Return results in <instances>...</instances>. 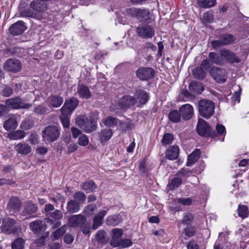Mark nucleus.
<instances>
[{
    "label": "nucleus",
    "mask_w": 249,
    "mask_h": 249,
    "mask_svg": "<svg viewBox=\"0 0 249 249\" xmlns=\"http://www.w3.org/2000/svg\"><path fill=\"white\" fill-rule=\"evenodd\" d=\"M137 32L140 36L144 38H151L155 35L154 30L149 25L138 27Z\"/></svg>",
    "instance_id": "ddd939ff"
},
{
    "label": "nucleus",
    "mask_w": 249,
    "mask_h": 249,
    "mask_svg": "<svg viewBox=\"0 0 249 249\" xmlns=\"http://www.w3.org/2000/svg\"><path fill=\"white\" fill-rule=\"evenodd\" d=\"M196 131L197 133L204 137L210 136L215 137V132L211 131V128L207 124V123L202 119H198Z\"/></svg>",
    "instance_id": "39448f33"
},
{
    "label": "nucleus",
    "mask_w": 249,
    "mask_h": 249,
    "mask_svg": "<svg viewBox=\"0 0 249 249\" xmlns=\"http://www.w3.org/2000/svg\"><path fill=\"white\" fill-rule=\"evenodd\" d=\"M6 105L7 107L11 108H28L31 105L25 103L19 97H16L8 99L6 101Z\"/></svg>",
    "instance_id": "1a4fd4ad"
},
{
    "label": "nucleus",
    "mask_w": 249,
    "mask_h": 249,
    "mask_svg": "<svg viewBox=\"0 0 249 249\" xmlns=\"http://www.w3.org/2000/svg\"><path fill=\"white\" fill-rule=\"evenodd\" d=\"M123 231L121 229L114 228L111 231V240L110 244L113 245L114 242H117L123 235Z\"/></svg>",
    "instance_id": "72a5a7b5"
},
{
    "label": "nucleus",
    "mask_w": 249,
    "mask_h": 249,
    "mask_svg": "<svg viewBox=\"0 0 249 249\" xmlns=\"http://www.w3.org/2000/svg\"><path fill=\"white\" fill-rule=\"evenodd\" d=\"M25 241L21 238H18L14 241L11 245L12 249H23Z\"/></svg>",
    "instance_id": "37998d69"
},
{
    "label": "nucleus",
    "mask_w": 249,
    "mask_h": 249,
    "mask_svg": "<svg viewBox=\"0 0 249 249\" xmlns=\"http://www.w3.org/2000/svg\"><path fill=\"white\" fill-rule=\"evenodd\" d=\"M34 124L32 120L25 119L21 124L20 127L25 130H28L33 127Z\"/></svg>",
    "instance_id": "09e8293b"
},
{
    "label": "nucleus",
    "mask_w": 249,
    "mask_h": 249,
    "mask_svg": "<svg viewBox=\"0 0 249 249\" xmlns=\"http://www.w3.org/2000/svg\"><path fill=\"white\" fill-rule=\"evenodd\" d=\"M13 93V90L12 89L7 86V85H4L2 89V94L5 96V97H9L12 95Z\"/></svg>",
    "instance_id": "e2e57ef3"
},
{
    "label": "nucleus",
    "mask_w": 249,
    "mask_h": 249,
    "mask_svg": "<svg viewBox=\"0 0 249 249\" xmlns=\"http://www.w3.org/2000/svg\"><path fill=\"white\" fill-rule=\"evenodd\" d=\"M137 18L141 22L149 23L150 20V14L148 10L139 9L137 15Z\"/></svg>",
    "instance_id": "a878e982"
},
{
    "label": "nucleus",
    "mask_w": 249,
    "mask_h": 249,
    "mask_svg": "<svg viewBox=\"0 0 249 249\" xmlns=\"http://www.w3.org/2000/svg\"><path fill=\"white\" fill-rule=\"evenodd\" d=\"M216 0H197V5L204 8H209L215 4Z\"/></svg>",
    "instance_id": "58836bf2"
},
{
    "label": "nucleus",
    "mask_w": 249,
    "mask_h": 249,
    "mask_svg": "<svg viewBox=\"0 0 249 249\" xmlns=\"http://www.w3.org/2000/svg\"><path fill=\"white\" fill-rule=\"evenodd\" d=\"M112 136V130L109 128H106L101 130L99 134L101 142H104L109 140Z\"/></svg>",
    "instance_id": "c756f323"
},
{
    "label": "nucleus",
    "mask_w": 249,
    "mask_h": 249,
    "mask_svg": "<svg viewBox=\"0 0 249 249\" xmlns=\"http://www.w3.org/2000/svg\"><path fill=\"white\" fill-rule=\"evenodd\" d=\"M89 142V139L86 135L82 134L80 136L78 141V143L79 145L86 146L88 144Z\"/></svg>",
    "instance_id": "052dcab7"
},
{
    "label": "nucleus",
    "mask_w": 249,
    "mask_h": 249,
    "mask_svg": "<svg viewBox=\"0 0 249 249\" xmlns=\"http://www.w3.org/2000/svg\"><path fill=\"white\" fill-rule=\"evenodd\" d=\"M107 213V211L102 210L99 212L94 217L93 220V224L92 229L93 230L97 229L102 224V220Z\"/></svg>",
    "instance_id": "393cba45"
},
{
    "label": "nucleus",
    "mask_w": 249,
    "mask_h": 249,
    "mask_svg": "<svg viewBox=\"0 0 249 249\" xmlns=\"http://www.w3.org/2000/svg\"><path fill=\"white\" fill-rule=\"evenodd\" d=\"M20 201L16 197H12L7 204L8 209L12 214L18 212L20 209Z\"/></svg>",
    "instance_id": "aec40b11"
},
{
    "label": "nucleus",
    "mask_w": 249,
    "mask_h": 249,
    "mask_svg": "<svg viewBox=\"0 0 249 249\" xmlns=\"http://www.w3.org/2000/svg\"><path fill=\"white\" fill-rule=\"evenodd\" d=\"M97 120L96 118L92 116L81 115L76 118V123L84 131L89 133L96 129Z\"/></svg>",
    "instance_id": "f257e3e1"
},
{
    "label": "nucleus",
    "mask_w": 249,
    "mask_h": 249,
    "mask_svg": "<svg viewBox=\"0 0 249 249\" xmlns=\"http://www.w3.org/2000/svg\"><path fill=\"white\" fill-rule=\"evenodd\" d=\"M194 76L199 79H202L205 77V73L203 69H196L193 71Z\"/></svg>",
    "instance_id": "603ef678"
},
{
    "label": "nucleus",
    "mask_w": 249,
    "mask_h": 249,
    "mask_svg": "<svg viewBox=\"0 0 249 249\" xmlns=\"http://www.w3.org/2000/svg\"><path fill=\"white\" fill-rule=\"evenodd\" d=\"M216 130L217 134L215 133V136L218 135H225L226 133L225 126L221 124H217L216 125Z\"/></svg>",
    "instance_id": "bf43d9fd"
},
{
    "label": "nucleus",
    "mask_w": 249,
    "mask_h": 249,
    "mask_svg": "<svg viewBox=\"0 0 249 249\" xmlns=\"http://www.w3.org/2000/svg\"><path fill=\"white\" fill-rule=\"evenodd\" d=\"M179 152V147L177 145L171 146L166 151V157L171 160H175L178 157Z\"/></svg>",
    "instance_id": "5701e85b"
},
{
    "label": "nucleus",
    "mask_w": 249,
    "mask_h": 249,
    "mask_svg": "<svg viewBox=\"0 0 249 249\" xmlns=\"http://www.w3.org/2000/svg\"><path fill=\"white\" fill-rule=\"evenodd\" d=\"M193 199L191 198H179L178 199V201L179 203H181L184 206H189L192 204Z\"/></svg>",
    "instance_id": "0e129e2a"
},
{
    "label": "nucleus",
    "mask_w": 249,
    "mask_h": 249,
    "mask_svg": "<svg viewBox=\"0 0 249 249\" xmlns=\"http://www.w3.org/2000/svg\"><path fill=\"white\" fill-rule=\"evenodd\" d=\"M201 152L199 149H196L188 157V161L186 163L187 166H191L194 164L199 158Z\"/></svg>",
    "instance_id": "c85d7f7f"
},
{
    "label": "nucleus",
    "mask_w": 249,
    "mask_h": 249,
    "mask_svg": "<svg viewBox=\"0 0 249 249\" xmlns=\"http://www.w3.org/2000/svg\"><path fill=\"white\" fill-rule=\"evenodd\" d=\"M135 96L137 100L136 104L139 106L140 105L145 104L149 99L148 94L144 90L138 89L136 91Z\"/></svg>",
    "instance_id": "a211bd4d"
},
{
    "label": "nucleus",
    "mask_w": 249,
    "mask_h": 249,
    "mask_svg": "<svg viewBox=\"0 0 249 249\" xmlns=\"http://www.w3.org/2000/svg\"><path fill=\"white\" fill-rule=\"evenodd\" d=\"M209 59L210 61L213 63H214L217 65H223L224 64V60L221 56L218 55L216 53L211 52L209 54Z\"/></svg>",
    "instance_id": "473e14b6"
},
{
    "label": "nucleus",
    "mask_w": 249,
    "mask_h": 249,
    "mask_svg": "<svg viewBox=\"0 0 249 249\" xmlns=\"http://www.w3.org/2000/svg\"><path fill=\"white\" fill-rule=\"evenodd\" d=\"M198 110L201 116L209 119L214 113V105L210 100H202L198 103Z\"/></svg>",
    "instance_id": "f03ea898"
},
{
    "label": "nucleus",
    "mask_w": 249,
    "mask_h": 249,
    "mask_svg": "<svg viewBox=\"0 0 249 249\" xmlns=\"http://www.w3.org/2000/svg\"><path fill=\"white\" fill-rule=\"evenodd\" d=\"M189 89L194 93H200L204 90L202 84L198 82L192 81L189 86Z\"/></svg>",
    "instance_id": "7c9ffc66"
},
{
    "label": "nucleus",
    "mask_w": 249,
    "mask_h": 249,
    "mask_svg": "<svg viewBox=\"0 0 249 249\" xmlns=\"http://www.w3.org/2000/svg\"><path fill=\"white\" fill-rule=\"evenodd\" d=\"M118 123L117 120L111 116L107 117L104 121V124L106 126L112 127L116 125Z\"/></svg>",
    "instance_id": "de8ad7c7"
},
{
    "label": "nucleus",
    "mask_w": 249,
    "mask_h": 249,
    "mask_svg": "<svg viewBox=\"0 0 249 249\" xmlns=\"http://www.w3.org/2000/svg\"><path fill=\"white\" fill-rule=\"evenodd\" d=\"M2 232L4 233L16 234L18 233V227L16 221L11 218H6L3 220L0 226Z\"/></svg>",
    "instance_id": "20e7f679"
},
{
    "label": "nucleus",
    "mask_w": 249,
    "mask_h": 249,
    "mask_svg": "<svg viewBox=\"0 0 249 249\" xmlns=\"http://www.w3.org/2000/svg\"><path fill=\"white\" fill-rule=\"evenodd\" d=\"M181 116L180 112L176 110L171 111L168 115L169 119L173 123L179 122Z\"/></svg>",
    "instance_id": "c03bdc74"
},
{
    "label": "nucleus",
    "mask_w": 249,
    "mask_h": 249,
    "mask_svg": "<svg viewBox=\"0 0 249 249\" xmlns=\"http://www.w3.org/2000/svg\"><path fill=\"white\" fill-rule=\"evenodd\" d=\"M4 68L7 71L16 72L21 70V64L17 59L10 58L5 63Z\"/></svg>",
    "instance_id": "f8f14e48"
},
{
    "label": "nucleus",
    "mask_w": 249,
    "mask_h": 249,
    "mask_svg": "<svg viewBox=\"0 0 249 249\" xmlns=\"http://www.w3.org/2000/svg\"><path fill=\"white\" fill-rule=\"evenodd\" d=\"M194 218V216L192 214L190 213H186L182 220V223L186 225H189L191 223Z\"/></svg>",
    "instance_id": "6e6d98bb"
},
{
    "label": "nucleus",
    "mask_w": 249,
    "mask_h": 249,
    "mask_svg": "<svg viewBox=\"0 0 249 249\" xmlns=\"http://www.w3.org/2000/svg\"><path fill=\"white\" fill-rule=\"evenodd\" d=\"M79 101L75 98H71L66 100L63 106L61 108V112L64 114H71L78 104Z\"/></svg>",
    "instance_id": "9d476101"
},
{
    "label": "nucleus",
    "mask_w": 249,
    "mask_h": 249,
    "mask_svg": "<svg viewBox=\"0 0 249 249\" xmlns=\"http://www.w3.org/2000/svg\"><path fill=\"white\" fill-rule=\"evenodd\" d=\"M180 114L182 118L185 120L190 119L194 115V108L190 104L182 105L179 109Z\"/></svg>",
    "instance_id": "dca6fc26"
},
{
    "label": "nucleus",
    "mask_w": 249,
    "mask_h": 249,
    "mask_svg": "<svg viewBox=\"0 0 249 249\" xmlns=\"http://www.w3.org/2000/svg\"><path fill=\"white\" fill-rule=\"evenodd\" d=\"M135 98L130 95H125L121 98L118 102V108H124L136 104Z\"/></svg>",
    "instance_id": "f3484780"
},
{
    "label": "nucleus",
    "mask_w": 249,
    "mask_h": 249,
    "mask_svg": "<svg viewBox=\"0 0 249 249\" xmlns=\"http://www.w3.org/2000/svg\"><path fill=\"white\" fill-rule=\"evenodd\" d=\"M63 102V99L61 96L54 95L49 98V103L51 106L53 107H58Z\"/></svg>",
    "instance_id": "c9c22d12"
},
{
    "label": "nucleus",
    "mask_w": 249,
    "mask_h": 249,
    "mask_svg": "<svg viewBox=\"0 0 249 249\" xmlns=\"http://www.w3.org/2000/svg\"><path fill=\"white\" fill-rule=\"evenodd\" d=\"M15 149L18 154L21 155H27L32 151V147L25 142H20L15 145Z\"/></svg>",
    "instance_id": "6ab92c4d"
},
{
    "label": "nucleus",
    "mask_w": 249,
    "mask_h": 249,
    "mask_svg": "<svg viewBox=\"0 0 249 249\" xmlns=\"http://www.w3.org/2000/svg\"><path fill=\"white\" fill-rule=\"evenodd\" d=\"M193 172L189 169L182 168L177 174V175L181 178H186L192 175Z\"/></svg>",
    "instance_id": "8fccbe9b"
},
{
    "label": "nucleus",
    "mask_w": 249,
    "mask_h": 249,
    "mask_svg": "<svg viewBox=\"0 0 249 249\" xmlns=\"http://www.w3.org/2000/svg\"><path fill=\"white\" fill-rule=\"evenodd\" d=\"M29 227L31 231L35 233H38L46 229L45 224L41 220H36L29 224Z\"/></svg>",
    "instance_id": "4be33fe9"
},
{
    "label": "nucleus",
    "mask_w": 249,
    "mask_h": 249,
    "mask_svg": "<svg viewBox=\"0 0 249 249\" xmlns=\"http://www.w3.org/2000/svg\"><path fill=\"white\" fill-rule=\"evenodd\" d=\"M73 198V200L79 202L80 205L81 203H83L85 200L86 196L83 193L78 192L74 195Z\"/></svg>",
    "instance_id": "864d4df0"
},
{
    "label": "nucleus",
    "mask_w": 249,
    "mask_h": 249,
    "mask_svg": "<svg viewBox=\"0 0 249 249\" xmlns=\"http://www.w3.org/2000/svg\"><path fill=\"white\" fill-rule=\"evenodd\" d=\"M186 235L190 237L194 235L195 230L193 227H188L184 230Z\"/></svg>",
    "instance_id": "774afa93"
},
{
    "label": "nucleus",
    "mask_w": 249,
    "mask_h": 249,
    "mask_svg": "<svg viewBox=\"0 0 249 249\" xmlns=\"http://www.w3.org/2000/svg\"><path fill=\"white\" fill-rule=\"evenodd\" d=\"M224 46L228 45L233 43L236 40V37L230 34L223 35L220 37Z\"/></svg>",
    "instance_id": "4c0bfd02"
},
{
    "label": "nucleus",
    "mask_w": 249,
    "mask_h": 249,
    "mask_svg": "<svg viewBox=\"0 0 249 249\" xmlns=\"http://www.w3.org/2000/svg\"><path fill=\"white\" fill-rule=\"evenodd\" d=\"M132 245V241L129 239H119L117 242H114L113 247L127 248Z\"/></svg>",
    "instance_id": "f704fd0d"
},
{
    "label": "nucleus",
    "mask_w": 249,
    "mask_h": 249,
    "mask_svg": "<svg viewBox=\"0 0 249 249\" xmlns=\"http://www.w3.org/2000/svg\"><path fill=\"white\" fill-rule=\"evenodd\" d=\"M8 51L12 55H16L19 57H21L24 56V53L25 50L23 48L19 47H13L8 49Z\"/></svg>",
    "instance_id": "e433bc0d"
},
{
    "label": "nucleus",
    "mask_w": 249,
    "mask_h": 249,
    "mask_svg": "<svg viewBox=\"0 0 249 249\" xmlns=\"http://www.w3.org/2000/svg\"><path fill=\"white\" fill-rule=\"evenodd\" d=\"M66 231V226H63L53 232V240L59 239Z\"/></svg>",
    "instance_id": "a18cd8bd"
},
{
    "label": "nucleus",
    "mask_w": 249,
    "mask_h": 249,
    "mask_svg": "<svg viewBox=\"0 0 249 249\" xmlns=\"http://www.w3.org/2000/svg\"><path fill=\"white\" fill-rule=\"evenodd\" d=\"M123 221L121 214L108 215L106 221V224L108 226H115Z\"/></svg>",
    "instance_id": "b1692460"
},
{
    "label": "nucleus",
    "mask_w": 249,
    "mask_h": 249,
    "mask_svg": "<svg viewBox=\"0 0 249 249\" xmlns=\"http://www.w3.org/2000/svg\"><path fill=\"white\" fill-rule=\"evenodd\" d=\"M182 179L179 177H175L171 180L169 184L170 189L178 187L182 183Z\"/></svg>",
    "instance_id": "49530a36"
},
{
    "label": "nucleus",
    "mask_w": 249,
    "mask_h": 249,
    "mask_svg": "<svg viewBox=\"0 0 249 249\" xmlns=\"http://www.w3.org/2000/svg\"><path fill=\"white\" fill-rule=\"evenodd\" d=\"M26 27L23 21L19 20L12 24L9 28L10 33L14 36L22 34L26 30Z\"/></svg>",
    "instance_id": "2eb2a0df"
},
{
    "label": "nucleus",
    "mask_w": 249,
    "mask_h": 249,
    "mask_svg": "<svg viewBox=\"0 0 249 249\" xmlns=\"http://www.w3.org/2000/svg\"><path fill=\"white\" fill-rule=\"evenodd\" d=\"M37 209V207L35 204L30 202H28L25 204V208L23 213L24 214L25 213L31 214L36 213Z\"/></svg>",
    "instance_id": "79ce46f5"
},
{
    "label": "nucleus",
    "mask_w": 249,
    "mask_h": 249,
    "mask_svg": "<svg viewBox=\"0 0 249 249\" xmlns=\"http://www.w3.org/2000/svg\"><path fill=\"white\" fill-rule=\"evenodd\" d=\"M18 125L16 116L9 115V118L3 123L4 128L9 131L15 129Z\"/></svg>",
    "instance_id": "412c9836"
},
{
    "label": "nucleus",
    "mask_w": 249,
    "mask_h": 249,
    "mask_svg": "<svg viewBox=\"0 0 249 249\" xmlns=\"http://www.w3.org/2000/svg\"><path fill=\"white\" fill-rule=\"evenodd\" d=\"M87 218L81 214L73 215L69 218L68 224L71 227L81 226L86 223Z\"/></svg>",
    "instance_id": "4468645a"
},
{
    "label": "nucleus",
    "mask_w": 249,
    "mask_h": 249,
    "mask_svg": "<svg viewBox=\"0 0 249 249\" xmlns=\"http://www.w3.org/2000/svg\"><path fill=\"white\" fill-rule=\"evenodd\" d=\"M60 135L59 128L53 125L46 127L42 132V137L45 142H52L56 141Z\"/></svg>",
    "instance_id": "7ed1b4c3"
},
{
    "label": "nucleus",
    "mask_w": 249,
    "mask_h": 249,
    "mask_svg": "<svg viewBox=\"0 0 249 249\" xmlns=\"http://www.w3.org/2000/svg\"><path fill=\"white\" fill-rule=\"evenodd\" d=\"M139 9L134 7L128 9L126 11V15L130 17H135L137 18V15Z\"/></svg>",
    "instance_id": "69168bd1"
},
{
    "label": "nucleus",
    "mask_w": 249,
    "mask_h": 249,
    "mask_svg": "<svg viewBox=\"0 0 249 249\" xmlns=\"http://www.w3.org/2000/svg\"><path fill=\"white\" fill-rule=\"evenodd\" d=\"M25 136V132L21 130H18L9 133L8 137L12 140H19Z\"/></svg>",
    "instance_id": "2f4dec72"
},
{
    "label": "nucleus",
    "mask_w": 249,
    "mask_h": 249,
    "mask_svg": "<svg viewBox=\"0 0 249 249\" xmlns=\"http://www.w3.org/2000/svg\"><path fill=\"white\" fill-rule=\"evenodd\" d=\"M210 74L217 82L220 83L224 82L227 78L226 70L217 67L211 69Z\"/></svg>",
    "instance_id": "0eeeda50"
},
{
    "label": "nucleus",
    "mask_w": 249,
    "mask_h": 249,
    "mask_svg": "<svg viewBox=\"0 0 249 249\" xmlns=\"http://www.w3.org/2000/svg\"><path fill=\"white\" fill-rule=\"evenodd\" d=\"M96 209V206L94 204H90L86 206L84 209V212L89 215L93 214Z\"/></svg>",
    "instance_id": "13d9d810"
},
{
    "label": "nucleus",
    "mask_w": 249,
    "mask_h": 249,
    "mask_svg": "<svg viewBox=\"0 0 249 249\" xmlns=\"http://www.w3.org/2000/svg\"><path fill=\"white\" fill-rule=\"evenodd\" d=\"M137 77L142 81H147L154 77L155 71L149 67H141L136 71Z\"/></svg>",
    "instance_id": "423d86ee"
},
{
    "label": "nucleus",
    "mask_w": 249,
    "mask_h": 249,
    "mask_svg": "<svg viewBox=\"0 0 249 249\" xmlns=\"http://www.w3.org/2000/svg\"><path fill=\"white\" fill-rule=\"evenodd\" d=\"M34 112L38 114L47 113L49 112V109L42 106H39L34 109Z\"/></svg>",
    "instance_id": "680f3d73"
},
{
    "label": "nucleus",
    "mask_w": 249,
    "mask_h": 249,
    "mask_svg": "<svg viewBox=\"0 0 249 249\" xmlns=\"http://www.w3.org/2000/svg\"><path fill=\"white\" fill-rule=\"evenodd\" d=\"M238 216L243 219L247 218L249 215L247 206L244 205H239L237 210Z\"/></svg>",
    "instance_id": "ea45409f"
},
{
    "label": "nucleus",
    "mask_w": 249,
    "mask_h": 249,
    "mask_svg": "<svg viewBox=\"0 0 249 249\" xmlns=\"http://www.w3.org/2000/svg\"><path fill=\"white\" fill-rule=\"evenodd\" d=\"M30 8L34 11L25 10L21 12V15L23 17H34L37 12H39L43 10V4L36 1H33L30 3Z\"/></svg>",
    "instance_id": "9b49d317"
},
{
    "label": "nucleus",
    "mask_w": 249,
    "mask_h": 249,
    "mask_svg": "<svg viewBox=\"0 0 249 249\" xmlns=\"http://www.w3.org/2000/svg\"><path fill=\"white\" fill-rule=\"evenodd\" d=\"M80 207L79 202L73 199L69 201L67 204V210L69 213H77L79 210Z\"/></svg>",
    "instance_id": "cd10ccee"
},
{
    "label": "nucleus",
    "mask_w": 249,
    "mask_h": 249,
    "mask_svg": "<svg viewBox=\"0 0 249 249\" xmlns=\"http://www.w3.org/2000/svg\"><path fill=\"white\" fill-rule=\"evenodd\" d=\"M28 141L32 145H35L38 143V137L36 134L32 133L28 138Z\"/></svg>",
    "instance_id": "338daca9"
},
{
    "label": "nucleus",
    "mask_w": 249,
    "mask_h": 249,
    "mask_svg": "<svg viewBox=\"0 0 249 249\" xmlns=\"http://www.w3.org/2000/svg\"><path fill=\"white\" fill-rule=\"evenodd\" d=\"M70 114H64L61 113V120L62 124L65 128H68L70 125L69 116Z\"/></svg>",
    "instance_id": "5fc2aeb1"
},
{
    "label": "nucleus",
    "mask_w": 249,
    "mask_h": 249,
    "mask_svg": "<svg viewBox=\"0 0 249 249\" xmlns=\"http://www.w3.org/2000/svg\"><path fill=\"white\" fill-rule=\"evenodd\" d=\"M82 188L86 193H89L96 189L97 186L93 181L89 180L83 184Z\"/></svg>",
    "instance_id": "a19ab883"
},
{
    "label": "nucleus",
    "mask_w": 249,
    "mask_h": 249,
    "mask_svg": "<svg viewBox=\"0 0 249 249\" xmlns=\"http://www.w3.org/2000/svg\"><path fill=\"white\" fill-rule=\"evenodd\" d=\"M106 232L104 231L99 230L95 234V239L99 243H102L105 237Z\"/></svg>",
    "instance_id": "4d7b16f0"
},
{
    "label": "nucleus",
    "mask_w": 249,
    "mask_h": 249,
    "mask_svg": "<svg viewBox=\"0 0 249 249\" xmlns=\"http://www.w3.org/2000/svg\"><path fill=\"white\" fill-rule=\"evenodd\" d=\"M77 92L81 98L84 99H89L91 96L89 88L83 84L78 86Z\"/></svg>",
    "instance_id": "bb28decb"
},
{
    "label": "nucleus",
    "mask_w": 249,
    "mask_h": 249,
    "mask_svg": "<svg viewBox=\"0 0 249 249\" xmlns=\"http://www.w3.org/2000/svg\"><path fill=\"white\" fill-rule=\"evenodd\" d=\"M174 140L173 136L170 133L165 134L162 139V145L169 144L172 143Z\"/></svg>",
    "instance_id": "3c124183"
},
{
    "label": "nucleus",
    "mask_w": 249,
    "mask_h": 249,
    "mask_svg": "<svg viewBox=\"0 0 249 249\" xmlns=\"http://www.w3.org/2000/svg\"><path fill=\"white\" fill-rule=\"evenodd\" d=\"M219 53L221 57L223 58V60H225L229 63H238L240 62L239 57L231 50L223 49L220 51Z\"/></svg>",
    "instance_id": "6e6552de"
}]
</instances>
